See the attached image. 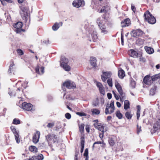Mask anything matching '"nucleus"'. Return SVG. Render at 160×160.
I'll return each instance as SVG.
<instances>
[{"label":"nucleus","mask_w":160,"mask_h":160,"mask_svg":"<svg viewBox=\"0 0 160 160\" xmlns=\"http://www.w3.org/2000/svg\"><path fill=\"white\" fill-rule=\"evenodd\" d=\"M97 23L98 24L102 33L103 34H105L108 33V24L104 19H101L100 18H98L97 20Z\"/></svg>","instance_id":"1"},{"label":"nucleus","mask_w":160,"mask_h":160,"mask_svg":"<svg viewBox=\"0 0 160 160\" xmlns=\"http://www.w3.org/2000/svg\"><path fill=\"white\" fill-rule=\"evenodd\" d=\"M45 140L47 142L48 145L52 147L53 143H58V142L57 135L53 133H49L45 136Z\"/></svg>","instance_id":"2"},{"label":"nucleus","mask_w":160,"mask_h":160,"mask_svg":"<svg viewBox=\"0 0 160 160\" xmlns=\"http://www.w3.org/2000/svg\"><path fill=\"white\" fill-rule=\"evenodd\" d=\"M21 15L24 20V22H26L30 21L29 13L28 8L26 7H22L21 8L20 11Z\"/></svg>","instance_id":"3"},{"label":"nucleus","mask_w":160,"mask_h":160,"mask_svg":"<svg viewBox=\"0 0 160 160\" xmlns=\"http://www.w3.org/2000/svg\"><path fill=\"white\" fill-rule=\"evenodd\" d=\"M144 16L145 20L151 24H154L156 22L155 18L148 11L145 12Z\"/></svg>","instance_id":"4"},{"label":"nucleus","mask_w":160,"mask_h":160,"mask_svg":"<svg viewBox=\"0 0 160 160\" xmlns=\"http://www.w3.org/2000/svg\"><path fill=\"white\" fill-rule=\"evenodd\" d=\"M115 87L119 93L120 99L121 102H123L125 99V94L123 92L122 88L117 81L115 82Z\"/></svg>","instance_id":"5"},{"label":"nucleus","mask_w":160,"mask_h":160,"mask_svg":"<svg viewBox=\"0 0 160 160\" xmlns=\"http://www.w3.org/2000/svg\"><path fill=\"white\" fill-rule=\"evenodd\" d=\"M61 62L60 65L63 69L67 71H69L70 70V67L67 64L68 60L64 56H62L61 57Z\"/></svg>","instance_id":"6"},{"label":"nucleus","mask_w":160,"mask_h":160,"mask_svg":"<svg viewBox=\"0 0 160 160\" xmlns=\"http://www.w3.org/2000/svg\"><path fill=\"white\" fill-rule=\"evenodd\" d=\"M87 30L90 33L89 37H91L92 40L93 42L95 41L98 38L96 31L94 30L93 26H91V27L88 29Z\"/></svg>","instance_id":"7"},{"label":"nucleus","mask_w":160,"mask_h":160,"mask_svg":"<svg viewBox=\"0 0 160 160\" xmlns=\"http://www.w3.org/2000/svg\"><path fill=\"white\" fill-rule=\"evenodd\" d=\"M22 107L23 109L28 111H33L34 110V109L33 108L32 105L30 103L24 102L22 104Z\"/></svg>","instance_id":"8"},{"label":"nucleus","mask_w":160,"mask_h":160,"mask_svg":"<svg viewBox=\"0 0 160 160\" xmlns=\"http://www.w3.org/2000/svg\"><path fill=\"white\" fill-rule=\"evenodd\" d=\"M63 86L66 87L68 89H73L76 87L75 83L70 80H68L65 82L63 84Z\"/></svg>","instance_id":"9"},{"label":"nucleus","mask_w":160,"mask_h":160,"mask_svg":"<svg viewBox=\"0 0 160 160\" xmlns=\"http://www.w3.org/2000/svg\"><path fill=\"white\" fill-rule=\"evenodd\" d=\"M13 27L15 29L14 31L17 33H19L21 31H22V22H19L13 24Z\"/></svg>","instance_id":"10"},{"label":"nucleus","mask_w":160,"mask_h":160,"mask_svg":"<svg viewBox=\"0 0 160 160\" xmlns=\"http://www.w3.org/2000/svg\"><path fill=\"white\" fill-rule=\"evenodd\" d=\"M72 5L74 7L78 8L84 6L85 2L83 0H75L72 2Z\"/></svg>","instance_id":"11"},{"label":"nucleus","mask_w":160,"mask_h":160,"mask_svg":"<svg viewBox=\"0 0 160 160\" xmlns=\"http://www.w3.org/2000/svg\"><path fill=\"white\" fill-rule=\"evenodd\" d=\"M143 34V32L140 29L133 30L131 32L132 36L134 37L141 36Z\"/></svg>","instance_id":"12"},{"label":"nucleus","mask_w":160,"mask_h":160,"mask_svg":"<svg viewBox=\"0 0 160 160\" xmlns=\"http://www.w3.org/2000/svg\"><path fill=\"white\" fill-rule=\"evenodd\" d=\"M95 128L102 132H104L107 131V127L102 125L101 123H94Z\"/></svg>","instance_id":"13"},{"label":"nucleus","mask_w":160,"mask_h":160,"mask_svg":"<svg viewBox=\"0 0 160 160\" xmlns=\"http://www.w3.org/2000/svg\"><path fill=\"white\" fill-rule=\"evenodd\" d=\"M153 129L154 132L160 131V119H158L154 123Z\"/></svg>","instance_id":"14"},{"label":"nucleus","mask_w":160,"mask_h":160,"mask_svg":"<svg viewBox=\"0 0 160 160\" xmlns=\"http://www.w3.org/2000/svg\"><path fill=\"white\" fill-rule=\"evenodd\" d=\"M111 75V72H103V74L102 75V79L105 82L107 78H109Z\"/></svg>","instance_id":"15"},{"label":"nucleus","mask_w":160,"mask_h":160,"mask_svg":"<svg viewBox=\"0 0 160 160\" xmlns=\"http://www.w3.org/2000/svg\"><path fill=\"white\" fill-rule=\"evenodd\" d=\"M151 77L149 75H147L143 78V81L145 84L148 85H150L152 84L153 82Z\"/></svg>","instance_id":"16"},{"label":"nucleus","mask_w":160,"mask_h":160,"mask_svg":"<svg viewBox=\"0 0 160 160\" xmlns=\"http://www.w3.org/2000/svg\"><path fill=\"white\" fill-rule=\"evenodd\" d=\"M36 72L38 74L42 75L44 72V67L41 66L40 68L39 66H37L35 68Z\"/></svg>","instance_id":"17"},{"label":"nucleus","mask_w":160,"mask_h":160,"mask_svg":"<svg viewBox=\"0 0 160 160\" xmlns=\"http://www.w3.org/2000/svg\"><path fill=\"white\" fill-rule=\"evenodd\" d=\"M40 132L37 131L34 134L32 138V141L35 143H37L39 141L40 138Z\"/></svg>","instance_id":"18"},{"label":"nucleus","mask_w":160,"mask_h":160,"mask_svg":"<svg viewBox=\"0 0 160 160\" xmlns=\"http://www.w3.org/2000/svg\"><path fill=\"white\" fill-rule=\"evenodd\" d=\"M130 24L131 21L129 18H126L121 22V26L122 27L128 26Z\"/></svg>","instance_id":"19"},{"label":"nucleus","mask_w":160,"mask_h":160,"mask_svg":"<svg viewBox=\"0 0 160 160\" xmlns=\"http://www.w3.org/2000/svg\"><path fill=\"white\" fill-rule=\"evenodd\" d=\"M128 53L130 56L133 58L137 57L138 55V52L133 49H131L129 51Z\"/></svg>","instance_id":"20"},{"label":"nucleus","mask_w":160,"mask_h":160,"mask_svg":"<svg viewBox=\"0 0 160 160\" xmlns=\"http://www.w3.org/2000/svg\"><path fill=\"white\" fill-rule=\"evenodd\" d=\"M96 85L97 87L99 88L101 93L103 95H104L105 94L104 88L103 87L102 84L100 82H97Z\"/></svg>","instance_id":"21"},{"label":"nucleus","mask_w":160,"mask_h":160,"mask_svg":"<svg viewBox=\"0 0 160 160\" xmlns=\"http://www.w3.org/2000/svg\"><path fill=\"white\" fill-rule=\"evenodd\" d=\"M43 159V156L42 154H40L37 157L33 156L29 159H27L24 160H36L37 159L38 160H42Z\"/></svg>","instance_id":"22"},{"label":"nucleus","mask_w":160,"mask_h":160,"mask_svg":"<svg viewBox=\"0 0 160 160\" xmlns=\"http://www.w3.org/2000/svg\"><path fill=\"white\" fill-rule=\"evenodd\" d=\"M157 89V86L154 85L152 86L150 90V94L152 95H154L156 92Z\"/></svg>","instance_id":"23"},{"label":"nucleus","mask_w":160,"mask_h":160,"mask_svg":"<svg viewBox=\"0 0 160 160\" xmlns=\"http://www.w3.org/2000/svg\"><path fill=\"white\" fill-rule=\"evenodd\" d=\"M90 61V63L92 66L93 67L96 66V59L94 57H91Z\"/></svg>","instance_id":"24"},{"label":"nucleus","mask_w":160,"mask_h":160,"mask_svg":"<svg viewBox=\"0 0 160 160\" xmlns=\"http://www.w3.org/2000/svg\"><path fill=\"white\" fill-rule=\"evenodd\" d=\"M145 49L146 52L149 54H152L154 52L153 49L152 48L149 47H145Z\"/></svg>","instance_id":"25"},{"label":"nucleus","mask_w":160,"mask_h":160,"mask_svg":"<svg viewBox=\"0 0 160 160\" xmlns=\"http://www.w3.org/2000/svg\"><path fill=\"white\" fill-rule=\"evenodd\" d=\"M60 25L62 26V23L61 22L59 23H55L52 27V29L54 31H56L59 28V25Z\"/></svg>","instance_id":"26"},{"label":"nucleus","mask_w":160,"mask_h":160,"mask_svg":"<svg viewBox=\"0 0 160 160\" xmlns=\"http://www.w3.org/2000/svg\"><path fill=\"white\" fill-rule=\"evenodd\" d=\"M118 76L119 78L122 79L125 76L124 71L122 69L120 70L118 72Z\"/></svg>","instance_id":"27"},{"label":"nucleus","mask_w":160,"mask_h":160,"mask_svg":"<svg viewBox=\"0 0 160 160\" xmlns=\"http://www.w3.org/2000/svg\"><path fill=\"white\" fill-rule=\"evenodd\" d=\"M109 9V6H106L103 7L99 12V13L106 12L108 11Z\"/></svg>","instance_id":"28"},{"label":"nucleus","mask_w":160,"mask_h":160,"mask_svg":"<svg viewBox=\"0 0 160 160\" xmlns=\"http://www.w3.org/2000/svg\"><path fill=\"white\" fill-rule=\"evenodd\" d=\"M124 108L125 110L130 108V103L128 100H126L124 101Z\"/></svg>","instance_id":"29"},{"label":"nucleus","mask_w":160,"mask_h":160,"mask_svg":"<svg viewBox=\"0 0 160 160\" xmlns=\"http://www.w3.org/2000/svg\"><path fill=\"white\" fill-rule=\"evenodd\" d=\"M152 82L160 78V73L154 75L151 77Z\"/></svg>","instance_id":"30"},{"label":"nucleus","mask_w":160,"mask_h":160,"mask_svg":"<svg viewBox=\"0 0 160 160\" xmlns=\"http://www.w3.org/2000/svg\"><path fill=\"white\" fill-rule=\"evenodd\" d=\"M91 112L93 115H98L100 113V110L97 108H94L92 109L91 110Z\"/></svg>","instance_id":"31"},{"label":"nucleus","mask_w":160,"mask_h":160,"mask_svg":"<svg viewBox=\"0 0 160 160\" xmlns=\"http://www.w3.org/2000/svg\"><path fill=\"white\" fill-rule=\"evenodd\" d=\"M29 149L30 151H31L32 152H37V148L34 146H30L29 147Z\"/></svg>","instance_id":"32"},{"label":"nucleus","mask_w":160,"mask_h":160,"mask_svg":"<svg viewBox=\"0 0 160 160\" xmlns=\"http://www.w3.org/2000/svg\"><path fill=\"white\" fill-rule=\"evenodd\" d=\"M115 108H112V110L110 111V112L109 111V108H107V106L105 110V113L106 114H108L112 113L114 110Z\"/></svg>","instance_id":"33"},{"label":"nucleus","mask_w":160,"mask_h":160,"mask_svg":"<svg viewBox=\"0 0 160 160\" xmlns=\"http://www.w3.org/2000/svg\"><path fill=\"white\" fill-rule=\"evenodd\" d=\"M137 118L138 119L139 117L140 116V109L141 107L140 106L138 105L137 106Z\"/></svg>","instance_id":"34"},{"label":"nucleus","mask_w":160,"mask_h":160,"mask_svg":"<svg viewBox=\"0 0 160 160\" xmlns=\"http://www.w3.org/2000/svg\"><path fill=\"white\" fill-rule=\"evenodd\" d=\"M10 128L14 135L18 133V132L16 130L15 127L11 126L10 127Z\"/></svg>","instance_id":"35"},{"label":"nucleus","mask_w":160,"mask_h":160,"mask_svg":"<svg viewBox=\"0 0 160 160\" xmlns=\"http://www.w3.org/2000/svg\"><path fill=\"white\" fill-rule=\"evenodd\" d=\"M125 116L126 117L129 119H130L131 118L132 116V115L131 114L130 112H127L125 114Z\"/></svg>","instance_id":"36"},{"label":"nucleus","mask_w":160,"mask_h":160,"mask_svg":"<svg viewBox=\"0 0 160 160\" xmlns=\"http://www.w3.org/2000/svg\"><path fill=\"white\" fill-rule=\"evenodd\" d=\"M116 116L119 119H121L122 118V115L120 112L119 110L117 111L116 113Z\"/></svg>","instance_id":"37"},{"label":"nucleus","mask_w":160,"mask_h":160,"mask_svg":"<svg viewBox=\"0 0 160 160\" xmlns=\"http://www.w3.org/2000/svg\"><path fill=\"white\" fill-rule=\"evenodd\" d=\"M13 123L14 124L17 125L20 123V121L18 119L14 118L13 120Z\"/></svg>","instance_id":"38"},{"label":"nucleus","mask_w":160,"mask_h":160,"mask_svg":"<svg viewBox=\"0 0 160 160\" xmlns=\"http://www.w3.org/2000/svg\"><path fill=\"white\" fill-rule=\"evenodd\" d=\"M15 139L17 143H19L20 142V139L19 138L18 133L15 134L14 135Z\"/></svg>","instance_id":"39"},{"label":"nucleus","mask_w":160,"mask_h":160,"mask_svg":"<svg viewBox=\"0 0 160 160\" xmlns=\"http://www.w3.org/2000/svg\"><path fill=\"white\" fill-rule=\"evenodd\" d=\"M2 4L3 5H5L6 4L5 1H6L9 3H12V1L11 0H0Z\"/></svg>","instance_id":"40"},{"label":"nucleus","mask_w":160,"mask_h":160,"mask_svg":"<svg viewBox=\"0 0 160 160\" xmlns=\"http://www.w3.org/2000/svg\"><path fill=\"white\" fill-rule=\"evenodd\" d=\"M107 82L110 87H112V78H109L107 80Z\"/></svg>","instance_id":"41"},{"label":"nucleus","mask_w":160,"mask_h":160,"mask_svg":"<svg viewBox=\"0 0 160 160\" xmlns=\"http://www.w3.org/2000/svg\"><path fill=\"white\" fill-rule=\"evenodd\" d=\"M79 131L80 132L82 133L83 132L84 128V126L83 124H81L79 126Z\"/></svg>","instance_id":"42"},{"label":"nucleus","mask_w":160,"mask_h":160,"mask_svg":"<svg viewBox=\"0 0 160 160\" xmlns=\"http://www.w3.org/2000/svg\"><path fill=\"white\" fill-rule=\"evenodd\" d=\"M108 142L111 146H113L115 143L114 141L112 138H110Z\"/></svg>","instance_id":"43"},{"label":"nucleus","mask_w":160,"mask_h":160,"mask_svg":"<svg viewBox=\"0 0 160 160\" xmlns=\"http://www.w3.org/2000/svg\"><path fill=\"white\" fill-rule=\"evenodd\" d=\"M76 114L80 116H86V114L83 112H76Z\"/></svg>","instance_id":"44"},{"label":"nucleus","mask_w":160,"mask_h":160,"mask_svg":"<svg viewBox=\"0 0 160 160\" xmlns=\"http://www.w3.org/2000/svg\"><path fill=\"white\" fill-rule=\"evenodd\" d=\"M107 108H115L114 105V102L113 101H111V103L110 105V106L108 107Z\"/></svg>","instance_id":"45"},{"label":"nucleus","mask_w":160,"mask_h":160,"mask_svg":"<svg viewBox=\"0 0 160 160\" xmlns=\"http://www.w3.org/2000/svg\"><path fill=\"white\" fill-rule=\"evenodd\" d=\"M17 52L20 55H22L23 54V52L20 49H17Z\"/></svg>","instance_id":"46"},{"label":"nucleus","mask_w":160,"mask_h":160,"mask_svg":"<svg viewBox=\"0 0 160 160\" xmlns=\"http://www.w3.org/2000/svg\"><path fill=\"white\" fill-rule=\"evenodd\" d=\"M54 124L53 122L49 123L47 125V127L48 128H52L54 126Z\"/></svg>","instance_id":"47"},{"label":"nucleus","mask_w":160,"mask_h":160,"mask_svg":"<svg viewBox=\"0 0 160 160\" xmlns=\"http://www.w3.org/2000/svg\"><path fill=\"white\" fill-rule=\"evenodd\" d=\"M65 118L68 119L71 118V114L69 113H66L65 115Z\"/></svg>","instance_id":"48"},{"label":"nucleus","mask_w":160,"mask_h":160,"mask_svg":"<svg viewBox=\"0 0 160 160\" xmlns=\"http://www.w3.org/2000/svg\"><path fill=\"white\" fill-rule=\"evenodd\" d=\"M88 148H86L85 150V151L84 153V156L85 157H88Z\"/></svg>","instance_id":"49"},{"label":"nucleus","mask_w":160,"mask_h":160,"mask_svg":"<svg viewBox=\"0 0 160 160\" xmlns=\"http://www.w3.org/2000/svg\"><path fill=\"white\" fill-rule=\"evenodd\" d=\"M28 83V82L26 81L24 83L22 84V86L24 88H25L27 87V84Z\"/></svg>","instance_id":"50"},{"label":"nucleus","mask_w":160,"mask_h":160,"mask_svg":"<svg viewBox=\"0 0 160 160\" xmlns=\"http://www.w3.org/2000/svg\"><path fill=\"white\" fill-rule=\"evenodd\" d=\"M141 126H139L138 125H137V133L138 134L141 131Z\"/></svg>","instance_id":"51"},{"label":"nucleus","mask_w":160,"mask_h":160,"mask_svg":"<svg viewBox=\"0 0 160 160\" xmlns=\"http://www.w3.org/2000/svg\"><path fill=\"white\" fill-rule=\"evenodd\" d=\"M107 97L109 99L112 98V95L111 93H107Z\"/></svg>","instance_id":"52"},{"label":"nucleus","mask_w":160,"mask_h":160,"mask_svg":"<svg viewBox=\"0 0 160 160\" xmlns=\"http://www.w3.org/2000/svg\"><path fill=\"white\" fill-rule=\"evenodd\" d=\"M104 132H102L101 133H100L99 134V137L101 138H103V137Z\"/></svg>","instance_id":"53"},{"label":"nucleus","mask_w":160,"mask_h":160,"mask_svg":"<svg viewBox=\"0 0 160 160\" xmlns=\"http://www.w3.org/2000/svg\"><path fill=\"white\" fill-rule=\"evenodd\" d=\"M121 43H122V45H123V41H124V39H123V35H122V34H121Z\"/></svg>","instance_id":"54"},{"label":"nucleus","mask_w":160,"mask_h":160,"mask_svg":"<svg viewBox=\"0 0 160 160\" xmlns=\"http://www.w3.org/2000/svg\"><path fill=\"white\" fill-rule=\"evenodd\" d=\"M84 140L82 139V140L81 141V147H84Z\"/></svg>","instance_id":"55"},{"label":"nucleus","mask_w":160,"mask_h":160,"mask_svg":"<svg viewBox=\"0 0 160 160\" xmlns=\"http://www.w3.org/2000/svg\"><path fill=\"white\" fill-rule=\"evenodd\" d=\"M131 8L132 11L134 12L136 10V8L132 4L131 5Z\"/></svg>","instance_id":"56"},{"label":"nucleus","mask_w":160,"mask_h":160,"mask_svg":"<svg viewBox=\"0 0 160 160\" xmlns=\"http://www.w3.org/2000/svg\"><path fill=\"white\" fill-rule=\"evenodd\" d=\"M8 93L10 95V96H14L15 95V94H14V92H13L12 91V92H8Z\"/></svg>","instance_id":"57"},{"label":"nucleus","mask_w":160,"mask_h":160,"mask_svg":"<svg viewBox=\"0 0 160 160\" xmlns=\"http://www.w3.org/2000/svg\"><path fill=\"white\" fill-rule=\"evenodd\" d=\"M102 143L101 141L96 142L94 143V144H101Z\"/></svg>","instance_id":"58"},{"label":"nucleus","mask_w":160,"mask_h":160,"mask_svg":"<svg viewBox=\"0 0 160 160\" xmlns=\"http://www.w3.org/2000/svg\"><path fill=\"white\" fill-rule=\"evenodd\" d=\"M13 67H9V68L8 70V72H9L10 73H11V71L13 70Z\"/></svg>","instance_id":"59"},{"label":"nucleus","mask_w":160,"mask_h":160,"mask_svg":"<svg viewBox=\"0 0 160 160\" xmlns=\"http://www.w3.org/2000/svg\"><path fill=\"white\" fill-rule=\"evenodd\" d=\"M86 129L87 132H89V128L88 126H86Z\"/></svg>","instance_id":"60"},{"label":"nucleus","mask_w":160,"mask_h":160,"mask_svg":"<svg viewBox=\"0 0 160 160\" xmlns=\"http://www.w3.org/2000/svg\"><path fill=\"white\" fill-rule=\"evenodd\" d=\"M116 104L117 107H118V108H120L121 107V104L120 102H117Z\"/></svg>","instance_id":"61"},{"label":"nucleus","mask_w":160,"mask_h":160,"mask_svg":"<svg viewBox=\"0 0 160 160\" xmlns=\"http://www.w3.org/2000/svg\"><path fill=\"white\" fill-rule=\"evenodd\" d=\"M131 84H132V87L133 88H134L135 87V82H132L131 83Z\"/></svg>","instance_id":"62"},{"label":"nucleus","mask_w":160,"mask_h":160,"mask_svg":"<svg viewBox=\"0 0 160 160\" xmlns=\"http://www.w3.org/2000/svg\"><path fill=\"white\" fill-rule=\"evenodd\" d=\"M114 96L117 100H118L119 99V97L117 94H115V95H114Z\"/></svg>","instance_id":"63"},{"label":"nucleus","mask_w":160,"mask_h":160,"mask_svg":"<svg viewBox=\"0 0 160 160\" xmlns=\"http://www.w3.org/2000/svg\"><path fill=\"white\" fill-rule=\"evenodd\" d=\"M156 68L157 69H158L160 68V64H158L156 65Z\"/></svg>","instance_id":"64"}]
</instances>
